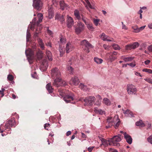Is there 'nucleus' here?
<instances>
[{"label": "nucleus", "mask_w": 152, "mask_h": 152, "mask_svg": "<svg viewBox=\"0 0 152 152\" xmlns=\"http://www.w3.org/2000/svg\"><path fill=\"white\" fill-rule=\"evenodd\" d=\"M123 136L121 135L118 134L117 135L114 136L113 138L111 139V142H110V145H113L114 146H118L120 145V144L117 142L120 141Z\"/></svg>", "instance_id": "nucleus-1"}, {"label": "nucleus", "mask_w": 152, "mask_h": 152, "mask_svg": "<svg viewBox=\"0 0 152 152\" xmlns=\"http://www.w3.org/2000/svg\"><path fill=\"white\" fill-rule=\"evenodd\" d=\"M84 25L80 21H78L77 25L75 27V31L77 34H79L84 29Z\"/></svg>", "instance_id": "nucleus-2"}, {"label": "nucleus", "mask_w": 152, "mask_h": 152, "mask_svg": "<svg viewBox=\"0 0 152 152\" xmlns=\"http://www.w3.org/2000/svg\"><path fill=\"white\" fill-rule=\"evenodd\" d=\"M51 74L53 79L61 77V74L60 70L56 67L52 69L51 70Z\"/></svg>", "instance_id": "nucleus-3"}, {"label": "nucleus", "mask_w": 152, "mask_h": 152, "mask_svg": "<svg viewBox=\"0 0 152 152\" xmlns=\"http://www.w3.org/2000/svg\"><path fill=\"white\" fill-rule=\"evenodd\" d=\"M33 6L35 9L40 10L42 9L43 4L41 0H33Z\"/></svg>", "instance_id": "nucleus-4"}, {"label": "nucleus", "mask_w": 152, "mask_h": 152, "mask_svg": "<svg viewBox=\"0 0 152 152\" xmlns=\"http://www.w3.org/2000/svg\"><path fill=\"white\" fill-rule=\"evenodd\" d=\"M80 44L82 46V48H83L84 47V50H86V48L87 49H89L93 48L92 45L86 40L84 39L81 41Z\"/></svg>", "instance_id": "nucleus-5"}, {"label": "nucleus", "mask_w": 152, "mask_h": 152, "mask_svg": "<svg viewBox=\"0 0 152 152\" xmlns=\"http://www.w3.org/2000/svg\"><path fill=\"white\" fill-rule=\"evenodd\" d=\"M74 95L71 94H67L64 97L63 99L66 103H73L72 101L74 99Z\"/></svg>", "instance_id": "nucleus-6"}, {"label": "nucleus", "mask_w": 152, "mask_h": 152, "mask_svg": "<svg viewBox=\"0 0 152 152\" xmlns=\"http://www.w3.org/2000/svg\"><path fill=\"white\" fill-rule=\"evenodd\" d=\"M127 91L129 94H135L137 92V89L134 85L130 84L127 86Z\"/></svg>", "instance_id": "nucleus-7"}, {"label": "nucleus", "mask_w": 152, "mask_h": 152, "mask_svg": "<svg viewBox=\"0 0 152 152\" xmlns=\"http://www.w3.org/2000/svg\"><path fill=\"white\" fill-rule=\"evenodd\" d=\"M95 100L96 98L94 96H91L86 97L83 100L86 104H89L90 105H92Z\"/></svg>", "instance_id": "nucleus-8"}, {"label": "nucleus", "mask_w": 152, "mask_h": 152, "mask_svg": "<svg viewBox=\"0 0 152 152\" xmlns=\"http://www.w3.org/2000/svg\"><path fill=\"white\" fill-rule=\"evenodd\" d=\"M26 55L28 56V59L30 63L32 62V60L34 58V56L33 52L31 50L26 51Z\"/></svg>", "instance_id": "nucleus-9"}, {"label": "nucleus", "mask_w": 152, "mask_h": 152, "mask_svg": "<svg viewBox=\"0 0 152 152\" xmlns=\"http://www.w3.org/2000/svg\"><path fill=\"white\" fill-rule=\"evenodd\" d=\"M79 83V80L77 76L72 77L70 80L69 83L71 85L77 86Z\"/></svg>", "instance_id": "nucleus-10"}, {"label": "nucleus", "mask_w": 152, "mask_h": 152, "mask_svg": "<svg viewBox=\"0 0 152 152\" xmlns=\"http://www.w3.org/2000/svg\"><path fill=\"white\" fill-rule=\"evenodd\" d=\"M15 123L14 120H9L5 125L6 129H10L13 126L15 127Z\"/></svg>", "instance_id": "nucleus-11"}, {"label": "nucleus", "mask_w": 152, "mask_h": 152, "mask_svg": "<svg viewBox=\"0 0 152 152\" xmlns=\"http://www.w3.org/2000/svg\"><path fill=\"white\" fill-rule=\"evenodd\" d=\"M74 48V47L73 45H72L70 42H68L66 45V50L67 53H69L72 51Z\"/></svg>", "instance_id": "nucleus-12"}, {"label": "nucleus", "mask_w": 152, "mask_h": 152, "mask_svg": "<svg viewBox=\"0 0 152 152\" xmlns=\"http://www.w3.org/2000/svg\"><path fill=\"white\" fill-rule=\"evenodd\" d=\"M100 37L104 41H112L113 40L112 38H110L109 37L103 33L100 36Z\"/></svg>", "instance_id": "nucleus-13"}, {"label": "nucleus", "mask_w": 152, "mask_h": 152, "mask_svg": "<svg viewBox=\"0 0 152 152\" xmlns=\"http://www.w3.org/2000/svg\"><path fill=\"white\" fill-rule=\"evenodd\" d=\"M48 61L46 59H43L42 61L40 67L43 68V70H45L47 69L48 67Z\"/></svg>", "instance_id": "nucleus-14"}, {"label": "nucleus", "mask_w": 152, "mask_h": 152, "mask_svg": "<svg viewBox=\"0 0 152 152\" xmlns=\"http://www.w3.org/2000/svg\"><path fill=\"white\" fill-rule=\"evenodd\" d=\"M67 26L68 28H71L73 24V21L72 18L70 17L67 16Z\"/></svg>", "instance_id": "nucleus-15"}, {"label": "nucleus", "mask_w": 152, "mask_h": 152, "mask_svg": "<svg viewBox=\"0 0 152 152\" xmlns=\"http://www.w3.org/2000/svg\"><path fill=\"white\" fill-rule=\"evenodd\" d=\"M124 137L128 143L129 144H131L132 139L130 136L127 134L126 132H125L124 133Z\"/></svg>", "instance_id": "nucleus-16"}, {"label": "nucleus", "mask_w": 152, "mask_h": 152, "mask_svg": "<svg viewBox=\"0 0 152 152\" xmlns=\"http://www.w3.org/2000/svg\"><path fill=\"white\" fill-rule=\"evenodd\" d=\"M61 77L59 78H56L53 82V85L56 87H58L61 86Z\"/></svg>", "instance_id": "nucleus-17"}, {"label": "nucleus", "mask_w": 152, "mask_h": 152, "mask_svg": "<svg viewBox=\"0 0 152 152\" xmlns=\"http://www.w3.org/2000/svg\"><path fill=\"white\" fill-rule=\"evenodd\" d=\"M100 140H101L102 142L101 145H103L105 147L107 146L108 144L109 145L110 142H111V140L107 141L103 138H101Z\"/></svg>", "instance_id": "nucleus-18"}, {"label": "nucleus", "mask_w": 152, "mask_h": 152, "mask_svg": "<svg viewBox=\"0 0 152 152\" xmlns=\"http://www.w3.org/2000/svg\"><path fill=\"white\" fill-rule=\"evenodd\" d=\"M46 88L49 93H51L53 92V88H52L50 83H49L47 84Z\"/></svg>", "instance_id": "nucleus-19"}, {"label": "nucleus", "mask_w": 152, "mask_h": 152, "mask_svg": "<svg viewBox=\"0 0 152 152\" xmlns=\"http://www.w3.org/2000/svg\"><path fill=\"white\" fill-rule=\"evenodd\" d=\"M79 87L81 89L85 91H89L90 89L88 88L87 86L83 84L80 83L79 86Z\"/></svg>", "instance_id": "nucleus-20"}, {"label": "nucleus", "mask_w": 152, "mask_h": 152, "mask_svg": "<svg viewBox=\"0 0 152 152\" xmlns=\"http://www.w3.org/2000/svg\"><path fill=\"white\" fill-rule=\"evenodd\" d=\"M122 110L123 111V113L125 115H130L131 117H134L133 115L132 112L129 109H127L126 111H125L124 109H122Z\"/></svg>", "instance_id": "nucleus-21"}, {"label": "nucleus", "mask_w": 152, "mask_h": 152, "mask_svg": "<svg viewBox=\"0 0 152 152\" xmlns=\"http://www.w3.org/2000/svg\"><path fill=\"white\" fill-rule=\"evenodd\" d=\"M46 54L48 60L50 61H52L53 58L52 57V53L51 52L49 51H47Z\"/></svg>", "instance_id": "nucleus-22"}, {"label": "nucleus", "mask_w": 152, "mask_h": 152, "mask_svg": "<svg viewBox=\"0 0 152 152\" xmlns=\"http://www.w3.org/2000/svg\"><path fill=\"white\" fill-rule=\"evenodd\" d=\"M60 5L61 9L62 10H64L65 8H66L67 6L64 1H61L60 2Z\"/></svg>", "instance_id": "nucleus-23"}, {"label": "nucleus", "mask_w": 152, "mask_h": 152, "mask_svg": "<svg viewBox=\"0 0 152 152\" xmlns=\"http://www.w3.org/2000/svg\"><path fill=\"white\" fill-rule=\"evenodd\" d=\"M74 14L75 16L77 19L81 20V17L79 15V12L78 10H75L74 11Z\"/></svg>", "instance_id": "nucleus-24"}, {"label": "nucleus", "mask_w": 152, "mask_h": 152, "mask_svg": "<svg viewBox=\"0 0 152 152\" xmlns=\"http://www.w3.org/2000/svg\"><path fill=\"white\" fill-rule=\"evenodd\" d=\"M136 124L137 126H140L142 127H144L145 126V124L143 123L142 121L141 120L137 121L136 123Z\"/></svg>", "instance_id": "nucleus-25"}, {"label": "nucleus", "mask_w": 152, "mask_h": 152, "mask_svg": "<svg viewBox=\"0 0 152 152\" xmlns=\"http://www.w3.org/2000/svg\"><path fill=\"white\" fill-rule=\"evenodd\" d=\"M48 17L50 19H51L53 17V9L50 8L48 10Z\"/></svg>", "instance_id": "nucleus-26"}, {"label": "nucleus", "mask_w": 152, "mask_h": 152, "mask_svg": "<svg viewBox=\"0 0 152 152\" xmlns=\"http://www.w3.org/2000/svg\"><path fill=\"white\" fill-rule=\"evenodd\" d=\"M122 59L125 62H128L132 61L133 59V58L130 57H125L122 56Z\"/></svg>", "instance_id": "nucleus-27"}, {"label": "nucleus", "mask_w": 152, "mask_h": 152, "mask_svg": "<svg viewBox=\"0 0 152 152\" xmlns=\"http://www.w3.org/2000/svg\"><path fill=\"white\" fill-rule=\"evenodd\" d=\"M37 41L41 48L42 49H44V45L42 42V40L40 38H39L37 39Z\"/></svg>", "instance_id": "nucleus-28"}, {"label": "nucleus", "mask_w": 152, "mask_h": 152, "mask_svg": "<svg viewBox=\"0 0 152 152\" xmlns=\"http://www.w3.org/2000/svg\"><path fill=\"white\" fill-rule=\"evenodd\" d=\"M86 24L87 25V27L88 29L91 31L94 30V28L93 26V25L92 23L88 22Z\"/></svg>", "instance_id": "nucleus-29"}, {"label": "nucleus", "mask_w": 152, "mask_h": 152, "mask_svg": "<svg viewBox=\"0 0 152 152\" xmlns=\"http://www.w3.org/2000/svg\"><path fill=\"white\" fill-rule=\"evenodd\" d=\"M41 28L40 26H38L37 28H36V32L34 34V36L35 37H37L38 34L40 32V30Z\"/></svg>", "instance_id": "nucleus-30"}, {"label": "nucleus", "mask_w": 152, "mask_h": 152, "mask_svg": "<svg viewBox=\"0 0 152 152\" xmlns=\"http://www.w3.org/2000/svg\"><path fill=\"white\" fill-rule=\"evenodd\" d=\"M94 60L95 62L98 64H101L103 61V60L102 59L97 57H95Z\"/></svg>", "instance_id": "nucleus-31"}, {"label": "nucleus", "mask_w": 152, "mask_h": 152, "mask_svg": "<svg viewBox=\"0 0 152 152\" xmlns=\"http://www.w3.org/2000/svg\"><path fill=\"white\" fill-rule=\"evenodd\" d=\"M103 102L106 105H110L111 104L110 100L107 98H104L103 99Z\"/></svg>", "instance_id": "nucleus-32"}, {"label": "nucleus", "mask_w": 152, "mask_h": 152, "mask_svg": "<svg viewBox=\"0 0 152 152\" xmlns=\"http://www.w3.org/2000/svg\"><path fill=\"white\" fill-rule=\"evenodd\" d=\"M37 57L39 60L42 59L43 57V53L42 51H39L37 53Z\"/></svg>", "instance_id": "nucleus-33"}, {"label": "nucleus", "mask_w": 152, "mask_h": 152, "mask_svg": "<svg viewBox=\"0 0 152 152\" xmlns=\"http://www.w3.org/2000/svg\"><path fill=\"white\" fill-rule=\"evenodd\" d=\"M115 119H116L115 118L113 119L112 117H108L107 119V122L108 124L112 123L113 124V123H114Z\"/></svg>", "instance_id": "nucleus-34"}, {"label": "nucleus", "mask_w": 152, "mask_h": 152, "mask_svg": "<svg viewBox=\"0 0 152 152\" xmlns=\"http://www.w3.org/2000/svg\"><path fill=\"white\" fill-rule=\"evenodd\" d=\"M94 111L97 113L99 114H102L104 113V112L101 109H97L96 108H95Z\"/></svg>", "instance_id": "nucleus-35"}, {"label": "nucleus", "mask_w": 152, "mask_h": 152, "mask_svg": "<svg viewBox=\"0 0 152 152\" xmlns=\"http://www.w3.org/2000/svg\"><path fill=\"white\" fill-rule=\"evenodd\" d=\"M56 18L59 20L61 22L64 21V16L63 15H58L56 16Z\"/></svg>", "instance_id": "nucleus-36"}, {"label": "nucleus", "mask_w": 152, "mask_h": 152, "mask_svg": "<svg viewBox=\"0 0 152 152\" xmlns=\"http://www.w3.org/2000/svg\"><path fill=\"white\" fill-rule=\"evenodd\" d=\"M59 50L60 52V56H62L65 52L64 48L59 46Z\"/></svg>", "instance_id": "nucleus-37"}, {"label": "nucleus", "mask_w": 152, "mask_h": 152, "mask_svg": "<svg viewBox=\"0 0 152 152\" xmlns=\"http://www.w3.org/2000/svg\"><path fill=\"white\" fill-rule=\"evenodd\" d=\"M31 37V34L29 32V30L28 29L27 30L26 33V40L27 41H29V39Z\"/></svg>", "instance_id": "nucleus-38"}, {"label": "nucleus", "mask_w": 152, "mask_h": 152, "mask_svg": "<svg viewBox=\"0 0 152 152\" xmlns=\"http://www.w3.org/2000/svg\"><path fill=\"white\" fill-rule=\"evenodd\" d=\"M110 56H109V58L110 59L111 62H112L113 61H114L116 58L114 57L112 54H111L110 53Z\"/></svg>", "instance_id": "nucleus-39"}, {"label": "nucleus", "mask_w": 152, "mask_h": 152, "mask_svg": "<svg viewBox=\"0 0 152 152\" xmlns=\"http://www.w3.org/2000/svg\"><path fill=\"white\" fill-rule=\"evenodd\" d=\"M38 16L39 18V22H41L43 19V15L41 13H39L38 14Z\"/></svg>", "instance_id": "nucleus-40"}, {"label": "nucleus", "mask_w": 152, "mask_h": 152, "mask_svg": "<svg viewBox=\"0 0 152 152\" xmlns=\"http://www.w3.org/2000/svg\"><path fill=\"white\" fill-rule=\"evenodd\" d=\"M113 47L115 50H120V47L115 44H114L113 45Z\"/></svg>", "instance_id": "nucleus-41"}, {"label": "nucleus", "mask_w": 152, "mask_h": 152, "mask_svg": "<svg viewBox=\"0 0 152 152\" xmlns=\"http://www.w3.org/2000/svg\"><path fill=\"white\" fill-rule=\"evenodd\" d=\"M132 45L133 49H135L139 46V44L137 42H135Z\"/></svg>", "instance_id": "nucleus-42"}, {"label": "nucleus", "mask_w": 152, "mask_h": 152, "mask_svg": "<svg viewBox=\"0 0 152 152\" xmlns=\"http://www.w3.org/2000/svg\"><path fill=\"white\" fill-rule=\"evenodd\" d=\"M142 71L148 72V73L152 74V70L147 69H142Z\"/></svg>", "instance_id": "nucleus-43"}, {"label": "nucleus", "mask_w": 152, "mask_h": 152, "mask_svg": "<svg viewBox=\"0 0 152 152\" xmlns=\"http://www.w3.org/2000/svg\"><path fill=\"white\" fill-rule=\"evenodd\" d=\"M125 49L126 50H131L132 49V44L127 45L126 46Z\"/></svg>", "instance_id": "nucleus-44"}, {"label": "nucleus", "mask_w": 152, "mask_h": 152, "mask_svg": "<svg viewBox=\"0 0 152 152\" xmlns=\"http://www.w3.org/2000/svg\"><path fill=\"white\" fill-rule=\"evenodd\" d=\"M81 19L85 23V24H86V23L88 22L86 21L88 19L86 18H85L84 16H83V15H81Z\"/></svg>", "instance_id": "nucleus-45"}, {"label": "nucleus", "mask_w": 152, "mask_h": 152, "mask_svg": "<svg viewBox=\"0 0 152 152\" xmlns=\"http://www.w3.org/2000/svg\"><path fill=\"white\" fill-rule=\"evenodd\" d=\"M116 119L117 120H119V119L118 118H116ZM120 124V122L119 121H118V122L116 123L115 125L114 126V127L116 129H117L119 126Z\"/></svg>", "instance_id": "nucleus-46"}, {"label": "nucleus", "mask_w": 152, "mask_h": 152, "mask_svg": "<svg viewBox=\"0 0 152 152\" xmlns=\"http://www.w3.org/2000/svg\"><path fill=\"white\" fill-rule=\"evenodd\" d=\"M7 79L10 81H12L13 79V76L11 75H9L7 76Z\"/></svg>", "instance_id": "nucleus-47"}, {"label": "nucleus", "mask_w": 152, "mask_h": 152, "mask_svg": "<svg viewBox=\"0 0 152 152\" xmlns=\"http://www.w3.org/2000/svg\"><path fill=\"white\" fill-rule=\"evenodd\" d=\"M61 86H65L66 85V83L65 81L62 80L61 78Z\"/></svg>", "instance_id": "nucleus-48"}, {"label": "nucleus", "mask_w": 152, "mask_h": 152, "mask_svg": "<svg viewBox=\"0 0 152 152\" xmlns=\"http://www.w3.org/2000/svg\"><path fill=\"white\" fill-rule=\"evenodd\" d=\"M93 21L95 25L96 26H97L99 24V19H94V20Z\"/></svg>", "instance_id": "nucleus-49"}, {"label": "nucleus", "mask_w": 152, "mask_h": 152, "mask_svg": "<svg viewBox=\"0 0 152 152\" xmlns=\"http://www.w3.org/2000/svg\"><path fill=\"white\" fill-rule=\"evenodd\" d=\"M127 64H128V65L132 67V68L135 66L136 65L135 62H132L131 63H130Z\"/></svg>", "instance_id": "nucleus-50"}, {"label": "nucleus", "mask_w": 152, "mask_h": 152, "mask_svg": "<svg viewBox=\"0 0 152 152\" xmlns=\"http://www.w3.org/2000/svg\"><path fill=\"white\" fill-rule=\"evenodd\" d=\"M35 25L34 23H32L29 25L28 27L30 28L31 30H33L34 29Z\"/></svg>", "instance_id": "nucleus-51"}, {"label": "nucleus", "mask_w": 152, "mask_h": 152, "mask_svg": "<svg viewBox=\"0 0 152 152\" xmlns=\"http://www.w3.org/2000/svg\"><path fill=\"white\" fill-rule=\"evenodd\" d=\"M132 28L135 31V32L136 33H137L139 32V28L137 27L133 26L132 27Z\"/></svg>", "instance_id": "nucleus-52"}, {"label": "nucleus", "mask_w": 152, "mask_h": 152, "mask_svg": "<svg viewBox=\"0 0 152 152\" xmlns=\"http://www.w3.org/2000/svg\"><path fill=\"white\" fill-rule=\"evenodd\" d=\"M147 140L149 142L152 144V135L150 136L149 137L147 138Z\"/></svg>", "instance_id": "nucleus-53"}, {"label": "nucleus", "mask_w": 152, "mask_h": 152, "mask_svg": "<svg viewBox=\"0 0 152 152\" xmlns=\"http://www.w3.org/2000/svg\"><path fill=\"white\" fill-rule=\"evenodd\" d=\"M50 124H48H48L46 123L45 124L44 127L45 129H47V130H48V128H49V127H50Z\"/></svg>", "instance_id": "nucleus-54"}, {"label": "nucleus", "mask_w": 152, "mask_h": 152, "mask_svg": "<svg viewBox=\"0 0 152 152\" xmlns=\"http://www.w3.org/2000/svg\"><path fill=\"white\" fill-rule=\"evenodd\" d=\"M60 41L62 43H65L66 41V39L65 38H61L60 39Z\"/></svg>", "instance_id": "nucleus-55"}, {"label": "nucleus", "mask_w": 152, "mask_h": 152, "mask_svg": "<svg viewBox=\"0 0 152 152\" xmlns=\"http://www.w3.org/2000/svg\"><path fill=\"white\" fill-rule=\"evenodd\" d=\"M144 80L147 81L149 83L152 84V80L150 78L145 79Z\"/></svg>", "instance_id": "nucleus-56"}, {"label": "nucleus", "mask_w": 152, "mask_h": 152, "mask_svg": "<svg viewBox=\"0 0 152 152\" xmlns=\"http://www.w3.org/2000/svg\"><path fill=\"white\" fill-rule=\"evenodd\" d=\"M67 69L68 70H69L70 71V73H72L73 70V69L71 66H68L67 67Z\"/></svg>", "instance_id": "nucleus-57"}, {"label": "nucleus", "mask_w": 152, "mask_h": 152, "mask_svg": "<svg viewBox=\"0 0 152 152\" xmlns=\"http://www.w3.org/2000/svg\"><path fill=\"white\" fill-rule=\"evenodd\" d=\"M5 89L4 88H2L1 90L0 91V93L1 94L2 96H3L4 95V91H5Z\"/></svg>", "instance_id": "nucleus-58"}, {"label": "nucleus", "mask_w": 152, "mask_h": 152, "mask_svg": "<svg viewBox=\"0 0 152 152\" xmlns=\"http://www.w3.org/2000/svg\"><path fill=\"white\" fill-rule=\"evenodd\" d=\"M101 101L98 100L95 103V104L97 105H99L101 104Z\"/></svg>", "instance_id": "nucleus-59"}, {"label": "nucleus", "mask_w": 152, "mask_h": 152, "mask_svg": "<svg viewBox=\"0 0 152 152\" xmlns=\"http://www.w3.org/2000/svg\"><path fill=\"white\" fill-rule=\"evenodd\" d=\"M94 148V146L88 147V150L89 152H91L92 151Z\"/></svg>", "instance_id": "nucleus-60"}, {"label": "nucleus", "mask_w": 152, "mask_h": 152, "mask_svg": "<svg viewBox=\"0 0 152 152\" xmlns=\"http://www.w3.org/2000/svg\"><path fill=\"white\" fill-rule=\"evenodd\" d=\"M113 125L112 123L108 124V125L107 126H106V128L107 129H108L110 128Z\"/></svg>", "instance_id": "nucleus-61"}, {"label": "nucleus", "mask_w": 152, "mask_h": 152, "mask_svg": "<svg viewBox=\"0 0 152 152\" xmlns=\"http://www.w3.org/2000/svg\"><path fill=\"white\" fill-rule=\"evenodd\" d=\"M96 98L98 99V100L101 101L102 99V98L101 96L99 95H98L96 96Z\"/></svg>", "instance_id": "nucleus-62"}, {"label": "nucleus", "mask_w": 152, "mask_h": 152, "mask_svg": "<svg viewBox=\"0 0 152 152\" xmlns=\"http://www.w3.org/2000/svg\"><path fill=\"white\" fill-rule=\"evenodd\" d=\"M148 49L149 51L152 52V45L148 47Z\"/></svg>", "instance_id": "nucleus-63"}, {"label": "nucleus", "mask_w": 152, "mask_h": 152, "mask_svg": "<svg viewBox=\"0 0 152 152\" xmlns=\"http://www.w3.org/2000/svg\"><path fill=\"white\" fill-rule=\"evenodd\" d=\"M145 26H142L140 28H139V32L142 30H143L145 28Z\"/></svg>", "instance_id": "nucleus-64"}]
</instances>
